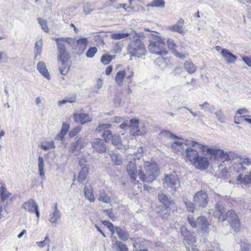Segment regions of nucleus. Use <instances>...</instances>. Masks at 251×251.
I'll list each match as a JSON object with an SVG mask.
<instances>
[{"label":"nucleus","mask_w":251,"mask_h":251,"mask_svg":"<svg viewBox=\"0 0 251 251\" xmlns=\"http://www.w3.org/2000/svg\"><path fill=\"white\" fill-rule=\"evenodd\" d=\"M38 167L39 175L41 176V179L44 180L46 177L44 171V162L43 157L41 156L38 158Z\"/></svg>","instance_id":"2f4dec72"},{"label":"nucleus","mask_w":251,"mask_h":251,"mask_svg":"<svg viewBox=\"0 0 251 251\" xmlns=\"http://www.w3.org/2000/svg\"><path fill=\"white\" fill-rule=\"evenodd\" d=\"M184 20L180 18L177 23L173 25L169 26L168 29L171 31L178 32L180 34H184L185 30L183 28Z\"/></svg>","instance_id":"412c9836"},{"label":"nucleus","mask_w":251,"mask_h":251,"mask_svg":"<svg viewBox=\"0 0 251 251\" xmlns=\"http://www.w3.org/2000/svg\"><path fill=\"white\" fill-rule=\"evenodd\" d=\"M242 164L250 165L251 164V160L248 158H239V164H238V166H240V167H239V169H241L243 170L245 169V167L243 166Z\"/></svg>","instance_id":"a18cd8bd"},{"label":"nucleus","mask_w":251,"mask_h":251,"mask_svg":"<svg viewBox=\"0 0 251 251\" xmlns=\"http://www.w3.org/2000/svg\"><path fill=\"white\" fill-rule=\"evenodd\" d=\"M163 136L167 138H173L174 139H179L180 138L177 136L174 135L168 130H163L161 133Z\"/></svg>","instance_id":"603ef678"},{"label":"nucleus","mask_w":251,"mask_h":251,"mask_svg":"<svg viewBox=\"0 0 251 251\" xmlns=\"http://www.w3.org/2000/svg\"><path fill=\"white\" fill-rule=\"evenodd\" d=\"M112 126L110 124H102L99 125L96 128V131L98 132H104V130H108V129L111 127Z\"/></svg>","instance_id":"de8ad7c7"},{"label":"nucleus","mask_w":251,"mask_h":251,"mask_svg":"<svg viewBox=\"0 0 251 251\" xmlns=\"http://www.w3.org/2000/svg\"><path fill=\"white\" fill-rule=\"evenodd\" d=\"M102 137L105 142H108L113 137L110 130H104L102 134Z\"/></svg>","instance_id":"09e8293b"},{"label":"nucleus","mask_w":251,"mask_h":251,"mask_svg":"<svg viewBox=\"0 0 251 251\" xmlns=\"http://www.w3.org/2000/svg\"><path fill=\"white\" fill-rule=\"evenodd\" d=\"M38 22L41 25L42 29L46 33L49 32V28L48 26L47 21L41 18H38L37 19Z\"/></svg>","instance_id":"37998d69"},{"label":"nucleus","mask_w":251,"mask_h":251,"mask_svg":"<svg viewBox=\"0 0 251 251\" xmlns=\"http://www.w3.org/2000/svg\"><path fill=\"white\" fill-rule=\"evenodd\" d=\"M183 202L185 203L186 208L189 212L193 213L195 210H197L198 206H196L195 203L194 204L192 202L188 199H184L183 200Z\"/></svg>","instance_id":"a19ab883"},{"label":"nucleus","mask_w":251,"mask_h":251,"mask_svg":"<svg viewBox=\"0 0 251 251\" xmlns=\"http://www.w3.org/2000/svg\"><path fill=\"white\" fill-rule=\"evenodd\" d=\"M205 149L207 153L211 155V157H214L215 159H220L223 153V150L215 148H208L206 146Z\"/></svg>","instance_id":"393cba45"},{"label":"nucleus","mask_w":251,"mask_h":251,"mask_svg":"<svg viewBox=\"0 0 251 251\" xmlns=\"http://www.w3.org/2000/svg\"><path fill=\"white\" fill-rule=\"evenodd\" d=\"M180 232L188 244L196 243V239L195 237L190 231L187 229L185 226H181Z\"/></svg>","instance_id":"dca6fc26"},{"label":"nucleus","mask_w":251,"mask_h":251,"mask_svg":"<svg viewBox=\"0 0 251 251\" xmlns=\"http://www.w3.org/2000/svg\"><path fill=\"white\" fill-rule=\"evenodd\" d=\"M98 200L106 203H109L111 201L110 196L104 190H101L99 192Z\"/></svg>","instance_id":"c9c22d12"},{"label":"nucleus","mask_w":251,"mask_h":251,"mask_svg":"<svg viewBox=\"0 0 251 251\" xmlns=\"http://www.w3.org/2000/svg\"><path fill=\"white\" fill-rule=\"evenodd\" d=\"M187 220L190 225L193 227L199 228L203 232L207 231L210 224L204 217H198L196 221L194 220L192 216H188Z\"/></svg>","instance_id":"0eeeda50"},{"label":"nucleus","mask_w":251,"mask_h":251,"mask_svg":"<svg viewBox=\"0 0 251 251\" xmlns=\"http://www.w3.org/2000/svg\"><path fill=\"white\" fill-rule=\"evenodd\" d=\"M151 35L153 37V40L151 41L149 46L150 52L161 55L167 54L168 50L163 39L159 37L156 32L151 33Z\"/></svg>","instance_id":"39448f33"},{"label":"nucleus","mask_w":251,"mask_h":251,"mask_svg":"<svg viewBox=\"0 0 251 251\" xmlns=\"http://www.w3.org/2000/svg\"><path fill=\"white\" fill-rule=\"evenodd\" d=\"M62 67H60L59 69V72L62 75H66L68 72L69 67L65 64V63L63 64L62 62Z\"/></svg>","instance_id":"864d4df0"},{"label":"nucleus","mask_w":251,"mask_h":251,"mask_svg":"<svg viewBox=\"0 0 251 251\" xmlns=\"http://www.w3.org/2000/svg\"><path fill=\"white\" fill-rule=\"evenodd\" d=\"M112 248L116 251H128V249L126 245L117 240L115 241L114 243H113Z\"/></svg>","instance_id":"72a5a7b5"},{"label":"nucleus","mask_w":251,"mask_h":251,"mask_svg":"<svg viewBox=\"0 0 251 251\" xmlns=\"http://www.w3.org/2000/svg\"><path fill=\"white\" fill-rule=\"evenodd\" d=\"M172 147L177 152L181 153H182L183 151L185 152V149L186 147V145H185V141L184 143L176 141L172 144Z\"/></svg>","instance_id":"7c9ffc66"},{"label":"nucleus","mask_w":251,"mask_h":251,"mask_svg":"<svg viewBox=\"0 0 251 251\" xmlns=\"http://www.w3.org/2000/svg\"><path fill=\"white\" fill-rule=\"evenodd\" d=\"M57 46V50L58 51V60L61 61L64 64L66 63L69 58V55L66 52L64 43L62 41L63 40V37L54 38Z\"/></svg>","instance_id":"6e6552de"},{"label":"nucleus","mask_w":251,"mask_h":251,"mask_svg":"<svg viewBox=\"0 0 251 251\" xmlns=\"http://www.w3.org/2000/svg\"><path fill=\"white\" fill-rule=\"evenodd\" d=\"M223 57L227 63H234L237 60V57L232 54L229 50L223 49L221 52Z\"/></svg>","instance_id":"b1692460"},{"label":"nucleus","mask_w":251,"mask_h":251,"mask_svg":"<svg viewBox=\"0 0 251 251\" xmlns=\"http://www.w3.org/2000/svg\"><path fill=\"white\" fill-rule=\"evenodd\" d=\"M75 141L72 143L70 151L75 155L77 154L85 146V143L80 138L76 137Z\"/></svg>","instance_id":"f8f14e48"},{"label":"nucleus","mask_w":251,"mask_h":251,"mask_svg":"<svg viewBox=\"0 0 251 251\" xmlns=\"http://www.w3.org/2000/svg\"><path fill=\"white\" fill-rule=\"evenodd\" d=\"M193 201L198 208L205 207L208 202V197L206 192L203 190L197 192L194 196Z\"/></svg>","instance_id":"9d476101"},{"label":"nucleus","mask_w":251,"mask_h":251,"mask_svg":"<svg viewBox=\"0 0 251 251\" xmlns=\"http://www.w3.org/2000/svg\"><path fill=\"white\" fill-rule=\"evenodd\" d=\"M50 242V239L49 237L48 236H46L43 241L37 242L36 244L39 247L43 248L47 245H48L49 247Z\"/></svg>","instance_id":"3c124183"},{"label":"nucleus","mask_w":251,"mask_h":251,"mask_svg":"<svg viewBox=\"0 0 251 251\" xmlns=\"http://www.w3.org/2000/svg\"><path fill=\"white\" fill-rule=\"evenodd\" d=\"M63 40L62 41L63 42V43H67L69 44H70L72 47L75 46V39L67 37V38H63Z\"/></svg>","instance_id":"6e6d98bb"},{"label":"nucleus","mask_w":251,"mask_h":251,"mask_svg":"<svg viewBox=\"0 0 251 251\" xmlns=\"http://www.w3.org/2000/svg\"><path fill=\"white\" fill-rule=\"evenodd\" d=\"M112 144L116 146L117 149H126L128 148V144H123L121 140L119 135H113V137L111 139Z\"/></svg>","instance_id":"bb28decb"},{"label":"nucleus","mask_w":251,"mask_h":251,"mask_svg":"<svg viewBox=\"0 0 251 251\" xmlns=\"http://www.w3.org/2000/svg\"><path fill=\"white\" fill-rule=\"evenodd\" d=\"M192 164L198 169H206L209 166V161L207 157L199 155Z\"/></svg>","instance_id":"f3484780"},{"label":"nucleus","mask_w":251,"mask_h":251,"mask_svg":"<svg viewBox=\"0 0 251 251\" xmlns=\"http://www.w3.org/2000/svg\"><path fill=\"white\" fill-rule=\"evenodd\" d=\"M215 209L214 216L219 221L224 222L227 220L235 231H239L240 223L234 211L231 210L226 211V209L218 203L216 204Z\"/></svg>","instance_id":"f03ea898"},{"label":"nucleus","mask_w":251,"mask_h":251,"mask_svg":"<svg viewBox=\"0 0 251 251\" xmlns=\"http://www.w3.org/2000/svg\"><path fill=\"white\" fill-rule=\"evenodd\" d=\"M227 156L229 159V161L234 159L237 156L236 154L232 151H227Z\"/></svg>","instance_id":"0e129e2a"},{"label":"nucleus","mask_w":251,"mask_h":251,"mask_svg":"<svg viewBox=\"0 0 251 251\" xmlns=\"http://www.w3.org/2000/svg\"><path fill=\"white\" fill-rule=\"evenodd\" d=\"M122 44L120 42H118L114 45L113 50L115 52H118L122 50Z\"/></svg>","instance_id":"13d9d810"},{"label":"nucleus","mask_w":251,"mask_h":251,"mask_svg":"<svg viewBox=\"0 0 251 251\" xmlns=\"http://www.w3.org/2000/svg\"><path fill=\"white\" fill-rule=\"evenodd\" d=\"M73 118L75 122L80 123L82 125L92 121L91 117L88 114L83 113L75 114Z\"/></svg>","instance_id":"aec40b11"},{"label":"nucleus","mask_w":251,"mask_h":251,"mask_svg":"<svg viewBox=\"0 0 251 251\" xmlns=\"http://www.w3.org/2000/svg\"><path fill=\"white\" fill-rule=\"evenodd\" d=\"M130 123L129 125V127L130 128V132L133 136H141L146 133V130L143 125L140 124L139 120L131 119L130 120Z\"/></svg>","instance_id":"1a4fd4ad"},{"label":"nucleus","mask_w":251,"mask_h":251,"mask_svg":"<svg viewBox=\"0 0 251 251\" xmlns=\"http://www.w3.org/2000/svg\"><path fill=\"white\" fill-rule=\"evenodd\" d=\"M113 102L116 106H119L121 102V99L118 97H116L114 99Z\"/></svg>","instance_id":"774afa93"},{"label":"nucleus","mask_w":251,"mask_h":251,"mask_svg":"<svg viewBox=\"0 0 251 251\" xmlns=\"http://www.w3.org/2000/svg\"><path fill=\"white\" fill-rule=\"evenodd\" d=\"M126 171L131 181L135 184L138 183L137 176L144 182L151 183L159 174L156 163L144 162L139 158H135L128 163Z\"/></svg>","instance_id":"f257e3e1"},{"label":"nucleus","mask_w":251,"mask_h":251,"mask_svg":"<svg viewBox=\"0 0 251 251\" xmlns=\"http://www.w3.org/2000/svg\"><path fill=\"white\" fill-rule=\"evenodd\" d=\"M242 59L247 65L251 67V56L243 57Z\"/></svg>","instance_id":"69168bd1"},{"label":"nucleus","mask_w":251,"mask_h":251,"mask_svg":"<svg viewBox=\"0 0 251 251\" xmlns=\"http://www.w3.org/2000/svg\"><path fill=\"white\" fill-rule=\"evenodd\" d=\"M37 69L43 76L47 78L48 80L50 79V74L47 69L45 62L43 61L39 62L37 64Z\"/></svg>","instance_id":"a878e982"},{"label":"nucleus","mask_w":251,"mask_h":251,"mask_svg":"<svg viewBox=\"0 0 251 251\" xmlns=\"http://www.w3.org/2000/svg\"><path fill=\"white\" fill-rule=\"evenodd\" d=\"M163 180V186L169 192L174 194L180 187V181L175 174L165 175Z\"/></svg>","instance_id":"423d86ee"},{"label":"nucleus","mask_w":251,"mask_h":251,"mask_svg":"<svg viewBox=\"0 0 251 251\" xmlns=\"http://www.w3.org/2000/svg\"><path fill=\"white\" fill-rule=\"evenodd\" d=\"M108 154L115 165H120L123 164L122 158L117 152L111 151H109Z\"/></svg>","instance_id":"cd10ccee"},{"label":"nucleus","mask_w":251,"mask_h":251,"mask_svg":"<svg viewBox=\"0 0 251 251\" xmlns=\"http://www.w3.org/2000/svg\"><path fill=\"white\" fill-rule=\"evenodd\" d=\"M84 193L85 197L90 201H95V199L93 194L92 188L91 187L85 186L84 188Z\"/></svg>","instance_id":"e433bc0d"},{"label":"nucleus","mask_w":251,"mask_h":251,"mask_svg":"<svg viewBox=\"0 0 251 251\" xmlns=\"http://www.w3.org/2000/svg\"><path fill=\"white\" fill-rule=\"evenodd\" d=\"M41 148L44 151H48L55 148L54 144L53 141L46 142L42 144L41 146Z\"/></svg>","instance_id":"49530a36"},{"label":"nucleus","mask_w":251,"mask_h":251,"mask_svg":"<svg viewBox=\"0 0 251 251\" xmlns=\"http://www.w3.org/2000/svg\"><path fill=\"white\" fill-rule=\"evenodd\" d=\"M185 145H186L185 156L192 164L194 163L199 156V153L196 150V149L201 150L203 152H204V149L206 147L205 145L190 140H186L185 141Z\"/></svg>","instance_id":"20e7f679"},{"label":"nucleus","mask_w":251,"mask_h":251,"mask_svg":"<svg viewBox=\"0 0 251 251\" xmlns=\"http://www.w3.org/2000/svg\"><path fill=\"white\" fill-rule=\"evenodd\" d=\"M92 148L97 152H104L106 151V146L103 140L100 138H95L91 143Z\"/></svg>","instance_id":"6ab92c4d"},{"label":"nucleus","mask_w":251,"mask_h":251,"mask_svg":"<svg viewBox=\"0 0 251 251\" xmlns=\"http://www.w3.org/2000/svg\"><path fill=\"white\" fill-rule=\"evenodd\" d=\"M236 180L238 184L243 186H247L251 184V173L247 172L240 174L237 177Z\"/></svg>","instance_id":"a211bd4d"},{"label":"nucleus","mask_w":251,"mask_h":251,"mask_svg":"<svg viewBox=\"0 0 251 251\" xmlns=\"http://www.w3.org/2000/svg\"><path fill=\"white\" fill-rule=\"evenodd\" d=\"M148 242L144 238H138L133 244V251H148L146 246Z\"/></svg>","instance_id":"4be33fe9"},{"label":"nucleus","mask_w":251,"mask_h":251,"mask_svg":"<svg viewBox=\"0 0 251 251\" xmlns=\"http://www.w3.org/2000/svg\"><path fill=\"white\" fill-rule=\"evenodd\" d=\"M125 76L126 72L125 71H120L118 72L115 78L116 83L119 86L122 85Z\"/></svg>","instance_id":"58836bf2"},{"label":"nucleus","mask_w":251,"mask_h":251,"mask_svg":"<svg viewBox=\"0 0 251 251\" xmlns=\"http://www.w3.org/2000/svg\"><path fill=\"white\" fill-rule=\"evenodd\" d=\"M158 197L159 201L162 203L166 207H169L172 204H174L173 201H169L166 195L162 193H159L158 195Z\"/></svg>","instance_id":"473e14b6"},{"label":"nucleus","mask_w":251,"mask_h":251,"mask_svg":"<svg viewBox=\"0 0 251 251\" xmlns=\"http://www.w3.org/2000/svg\"><path fill=\"white\" fill-rule=\"evenodd\" d=\"M81 128L80 127H76L71 130L69 133L70 137H74L76 136L80 131Z\"/></svg>","instance_id":"5fc2aeb1"},{"label":"nucleus","mask_w":251,"mask_h":251,"mask_svg":"<svg viewBox=\"0 0 251 251\" xmlns=\"http://www.w3.org/2000/svg\"><path fill=\"white\" fill-rule=\"evenodd\" d=\"M221 161L223 162L229 161V159L227 156V152H225L223 151V153L221 158Z\"/></svg>","instance_id":"e2e57ef3"},{"label":"nucleus","mask_w":251,"mask_h":251,"mask_svg":"<svg viewBox=\"0 0 251 251\" xmlns=\"http://www.w3.org/2000/svg\"><path fill=\"white\" fill-rule=\"evenodd\" d=\"M69 128H70L69 125L64 123L62 125L61 131L62 133H64V134H65L66 135L67 134V133L68 132Z\"/></svg>","instance_id":"bf43d9fd"},{"label":"nucleus","mask_w":251,"mask_h":251,"mask_svg":"<svg viewBox=\"0 0 251 251\" xmlns=\"http://www.w3.org/2000/svg\"><path fill=\"white\" fill-rule=\"evenodd\" d=\"M195 243L191 244V247H188L186 245V248L187 249V250L189 251H199L196 246L194 245ZM190 245V244H188Z\"/></svg>","instance_id":"680f3d73"},{"label":"nucleus","mask_w":251,"mask_h":251,"mask_svg":"<svg viewBox=\"0 0 251 251\" xmlns=\"http://www.w3.org/2000/svg\"><path fill=\"white\" fill-rule=\"evenodd\" d=\"M42 43L41 41L37 42L35 45L34 48V59L39 60L40 59V55L42 52Z\"/></svg>","instance_id":"4c0bfd02"},{"label":"nucleus","mask_w":251,"mask_h":251,"mask_svg":"<svg viewBox=\"0 0 251 251\" xmlns=\"http://www.w3.org/2000/svg\"><path fill=\"white\" fill-rule=\"evenodd\" d=\"M114 57L115 56L109 54H103L101 57L100 61L104 65H107L109 64L113 58H114Z\"/></svg>","instance_id":"c03bdc74"},{"label":"nucleus","mask_w":251,"mask_h":251,"mask_svg":"<svg viewBox=\"0 0 251 251\" xmlns=\"http://www.w3.org/2000/svg\"><path fill=\"white\" fill-rule=\"evenodd\" d=\"M167 44L171 52L176 57L184 59L188 56V54L187 53L178 52L176 49L178 48L181 50L183 47L182 46H177L174 40L170 38L168 39L167 40Z\"/></svg>","instance_id":"9b49d317"},{"label":"nucleus","mask_w":251,"mask_h":251,"mask_svg":"<svg viewBox=\"0 0 251 251\" xmlns=\"http://www.w3.org/2000/svg\"><path fill=\"white\" fill-rule=\"evenodd\" d=\"M87 43V39L85 38L79 39L75 41V46L76 47V49H77V54H81L84 52L86 48Z\"/></svg>","instance_id":"5701e85b"},{"label":"nucleus","mask_w":251,"mask_h":251,"mask_svg":"<svg viewBox=\"0 0 251 251\" xmlns=\"http://www.w3.org/2000/svg\"><path fill=\"white\" fill-rule=\"evenodd\" d=\"M89 5H90V4L87 3L86 6L84 7V11L87 14H90L93 11V8L88 7Z\"/></svg>","instance_id":"338daca9"},{"label":"nucleus","mask_w":251,"mask_h":251,"mask_svg":"<svg viewBox=\"0 0 251 251\" xmlns=\"http://www.w3.org/2000/svg\"><path fill=\"white\" fill-rule=\"evenodd\" d=\"M142 35V33L136 32L137 37L131 38L130 40L132 41L127 47L128 53L131 56L140 57L146 54V50L145 45L140 40Z\"/></svg>","instance_id":"7ed1b4c3"},{"label":"nucleus","mask_w":251,"mask_h":251,"mask_svg":"<svg viewBox=\"0 0 251 251\" xmlns=\"http://www.w3.org/2000/svg\"><path fill=\"white\" fill-rule=\"evenodd\" d=\"M98 49L95 47H90L86 53V56L88 58H92L97 52Z\"/></svg>","instance_id":"8fccbe9b"},{"label":"nucleus","mask_w":251,"mask_h":251,"mask_svg":"<svg viewBox=\"0 0 251 251\" xmlns=\"http://www.w3.org/2000/svg\"><path fill=\"white\" fill-rule=\"evenodd\" d=\"M116 232L117 233L119 238L123 241H126L129 237L128 233L125 228L115 226Z\"/></svg>","instance_id":"c756f323"},{"label":"nucleus","mask_w":251,"mask_h":251,"mask_svg":"<svg viewBox=\"0 0 251 251\" xmlns=\"http://www.w3.org/2000/svg\"><path fill=\"white\" fill-rule=\"evenodd\" d=\"M184 67L189 74H193L197 70V67L192 62L189 61L185 62Z\"/></svg>","instance_id":"ea45409f"},{"label":"nucleus","mask_w":251,"mask_h":251,"mask_svg":"<svg viewBox=\"0 0 251 251\" xmlns=\"http://www.w3.org/2000/svg\"><path fill=\"white\" fill-rule=\"evenodd\" d=\"M49 221L52 224H56L61 217V213L58 208L56 202L54 203L50 212Z\"/></svg>","instance_id":"4468645a"},{"label":"nucleus","mask_w":251,"mask_h":251,"mask_svg":"<svg viewBox=\"0 0 251 251\" xmlns=\"http://www.w3.org/2000/svg\"><path fill=\"white\" fill-rule=\"evenodd\" d=\"M165 6V1L164 0H153L147 4L148 7L164 8Z\"/></svg>","instance_id":"f704fd0d"},{"label":"nucleus","mask_w":251,"mask_h":251,"mask_svg":"<svg viewBox=\"0 0 251 251\" xmlns=\"http://www.w3.org/2000/svg\"><path fill=\"white\" fill-rule=\"evenodd\" d=\"M136 32L131 29L125 33L116 32L111 34L110 37L114 40H120L129 37V39L136 36Z\"/></svg>","instance_id":"ddd939ff"},{"label":"nucleus","mask_w":251,"mask_h":251,"mask_svg":"<svg viewBox=\"0 0 251 251\" xmlns=\"http://www.w3.org/2000/svg\"><path fill=\"white\" fill-rule=\"evenodd\" d=\"M11 195L6 189V188L2 186L0 188V195L2 201H4L7 199Z\"/></svg>","instance_id":"79ce46f5"},{"label":"nucleus","mask_w":251,"mask_h":251,"mask_svg":"<svg viewBox=\"0 0 251 251\" xmlns=\"http://www.w3.org/2000/svg\"><path fill=\"white\" fill-rule=\"evenodd\" d=\"M242 251H251V245L248 243H243L241 245Z\"/></svg>","instance_id":"4d7b16f0"},{"label":"nucleus","mask_w":251,"mask_h":251,"mask_svg":"<svg viewBox=\"0 0 251 251\" xmlns=\"http://www.w3.org/2000/svg\"><path fill=\"white\" fill-rule=\"evenodd\" d=\"M38 207V205L36 202L34 200L30 199L22 204L21 208L23 209L25 211L33 214L35 209Z\"/></svg>","instance_id":"2eb2a0df"},{"label":"nucleus","mask_w":251,"mask_h":251,"mask_svg":"<svg viewBox=\"0 0 251 251\" xmlns=\"http://www.w3.org/2000/svg\"><path fill=\"white\" fill-rule=\"evenodd\" d=\"M217 119L221 123L224 122V117L222 114L221 111L215 113Z\"/></svg>","instance_id":"052dcab7"},{"label":"nucleus","mask_w":251,"mask_h":251,"mask_svg":"<svg viewBox=\"0 0 251 251\" xmlns=\"http://www.w3.org/2000/svg\"><path fill=\"white\" fill-rule=\"evenodd\" d=\"M88 173V167L85 165L80 171L77 176V181L80 183H83Z\"/></svg>","instance_id":"c85d7f7f"}]
</instances>
